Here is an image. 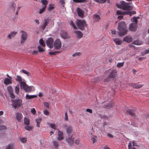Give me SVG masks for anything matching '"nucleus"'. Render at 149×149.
<instances>
[{
	"label": "nucleus",
	"mask_w": 149,
	"mask_h": 149,
	"mask_svg": "<svg viewBox=\"0 0 149 149\" xmlns=\"http://www.w3.org/2000/svg\"><path fill=\"white\" fill-rule=\"evenodd\" d=\"M118 29L119 31L118 35L120 36L126 35L127 32V25L125 22L122 21L119 22L118 25Z\"/></svg>",
	"instance_id": "nucleus-1"
},
{
	"label": "nucleus",
	"mask_w": 149,
	"mask_h": 149,
	"mask_svg": "<svg viewBox=\"0 0 149 149\" xmlns=\"http://www.w3.org/2000/svg\"><path fill=\"white\" fill-rule=\"evenodd\" d=\"M119 7L120 8L123 10L130 11L132 9V7L130 3H126L124 1L120 2Z\"/></svg>",
	"instance_id": "nucleus-2"
},
{
	"label": "nucleus",
	"mask_w": 149,
	"mask_h": 149,
	"mask_svg": "<svg viewBox=\"0 0 149 149\" xmlns=\"http://www.w3.org/2000/svg\"><path fill=\"white\" fill-rule=\"evenodd\" d=\"M12 106L15 109H18L23 105L22 100L20 99H15L12 100Z\"/></svg>",
	"instance_id": "nucleus-3"
},
{
	"label": "nucleus",
	"mask_w": 149,
	"mask_h": 149,
	"mask_svg": "<svg viewBox=\"0 0 149 149\" xmlns=\"http://www.w3.org/2000/svg\"><path fill=\"white\" fill-rule=\"evenodd\" d=\"M76 23L78 28L81 30H84L85 26L86 25L85 21L84 19H78Z\"/></svg>",
	"instance_id": "nucleus-4"
},
{
	"label": "nucleus",
	"mask_w": 149,
	"mask_h": 149,
	"mask_svg": "<svg viewBox=\"0 0 149 149\" xmlns=\"http://www.w3.org/2000/svg\"><path fill=\"white\" fill-rule=\"evenodd\" d=\"M136 13V12L135 11H133L132 12H126V11H122L121 10H117V14L118 15H130V16Z\"/></svg>",
	"instance_id": "nucleus-5"
},
{
	"label": "nucleus",
	"mask_w": 149,
	"mask_h": 149,
	"mask_svg": "<svg viewBox=\"0 0 149 149\" xmlns=\"http://www.w3.org/2000/svg\"><path fill=\"white\" fill-rule=\"evenodd\" d=\"M54 46L56 49H59L61 47V42L59 38H57L54 43Z\"/></svg>",
	"instance_id": "nucleus-6"
},
{
	"label": "nucleus",
	"mask_w": 149,
	"mask_h": 149,
	"mask_svg": "<svg viewBox=\"0 0 149 149\" xmlns=\"http://www.w3.org/2000/svg\"><path fill=\"white\" fill-rule=\"evenodd\" d=\"M22 84V85L21 86V87L26 91L27 92H30L31 91L32 89V86H28L26 84L25 82L23 83Z\"/></svg>",
	"instance_id": "nucleus-7"
},
{
	"label": "nucleus",
	"mask_w": 149,
	"mask_h": 149,
	"mask_svg": "<svg viewBox=\"0 0 149 149\" xmlns=\"http://www.w3.org/2000/svg\"><path fill=\"white\" fill-rule=\"evenodd\" d=\"M21 32L22 33L21 43V44H22L24 43L26 40L27 38V32L24 31H22Z\"/></svg>",
	"instance_id": "nucleus-8"
},
{
	"label": "nucleus",
	"mask_w": 149,
	"mask_h": 149,
	"mask_svg": "<svg viewBox=\"0 0 149 149\" xmlns=\"http://www.w3.org/2000/svg\"><path fill=\"white\" fill-rule=\"evenodd\" d=\"M53 39L51 37L49 38L46 40V44L50 48L52 49L53 48Z\"/></svg>",
	"instance_id": "nucleus-9"
},
{
	"label": "nucleus",
	"mask_w": 149,
	"mask_h": 149,
	"mask_svg": "<svg viewBox=\"0 0 149 149\" xmlns=\"http://www.w3.org/2000/svg\"><path fill=\"white\" fill-rule=\"evenodd\" d=\"M60 35L61 37L64 39L69 38L70 37L67 33V32L64 30H61L60 31Z\"/></svg>",
	"instance_id": "nucleus-10"
},
{
	"label": "nucleus",
	"mask_w": 149,
	"mask_h": 149,
	"mask_svg": "<svg viewBox=\"0 0 149 149\" xmlns=\"http://www.w3.org/2000/svg\"><path fill=\"white\" fill-rule=\"evenodd\" d=\"M64 127H66V132L68 134H70L71 133L73 130V127L71 125L67 126L65 125Z\"/></svg>",
	"instance_id": "nucleus-11"
},
{
	"label": "nucleus",
	"mask_w": 149,
	"mask_h": 149,
	"mask_svg": "<svg viewBox=\"0 0 149 149\" xmlns=\"http://www.w3.org/2000/svg\"><path fill=\"white\" fill-rule=\"evenodd\" d=\"M137 24L131 23L130 24L129 29L131 31H135L137 29Z\"/></svg>",
	"instance_id": "nucleus-12"
},
{
	"label": "nucleus",
	"mask_w": 149,
	"mask_h": 149,
	"mask_svg": "<svg viewBox=\"0 0 149 149\" xmlns=\"http://www.w3.org/2000/svg\"><path fill=\"white\" fill-rule=\"evenodd\" d=\"M15 80L16 81L19 82L21 86L22 85V83H25L24 81L25 80L24 79H23L22 77L19 75H17L15 79Z\"/></svg>",
	"instance_id": "nucleus-13"
},
{
	"label": "nucleus",
	"mask_w": 149,
	"mask_h": 149,
	"mask_svg": "<svg viewBox=\"0 0 149 149\" xmlns=\"http://www.w3.org/2000/svg\"><path fill=\"white\" fill-rule=\"evenodd\" d=\"M49 21L48 19H45L43 22V24L41 26V28L42 30H44L46 26H47Z\"/></svg>",
	"instance_id": "nucleus-14"
},
{
	"label": "nucleus",
	"mask_w": 149,
	"mask_h": 149,
	"mask_svg": "<svg viewBox=\"0 0 149 149\" xmlns=\"http://www.w3.org/2000/svg\"><path fill=\"white\" fill-rule=\"evenodd\" d=\"M74 138H72L71 136L66 139V141L70 145H72L74 143Z\"/></svg>",
	"instance_id": "nucleus-15"
},
{
	"label": "nucleus",
	"mask_w": 149,
	"mask_h": 149,
	"mask_svg": "<svg viewBox=\"0 0 149 149\" xmlns=\"http://www.w3.org/2000/svg\"><path fill=\"white\" fill-rule=\"evenodd\" d=\"M117 71L115 70H113L108 76V78H114L116 76Z\"/></svg>",
	"instance_id": "nucleus-16"
},
{
	"label": "nucleus",
	"mask_w": 149,
	"mask_h": 149,
	"mask_svg": "<svg viewBox=\"0 0 149 149\" xmlns=\"http://www.w3.org/2000/svg\"><path fill=\"white\" fill-rule=\"evenodd\" d=\"M130 86L132 87L135 89L140 88L143 86V84H130Z\"/></svg>",
	"instance_id": "nucleus-17"
},
{
	"label": "nucleus",
	"mask_w": 149,
	"mask_h": 149,
	"mask_svg": "<svg viewBox=\"0 0 149 149\" xmlns=\"http://www.w3.org/2000/svg\"><path fill=\"white\" fill-rule=\"evenodd\" d=\"M16 119L18 122L21 121V120L22 118V115L21 113L17 112L16 113Z\"/></svg>",
	"instance_id": "nucleus-18"
},
{
	"label": "nucleus",
	"mask_w": 149,
	"mask_h": 149,
	"mask_svg": "<svg viewBox=\"0 0 149 149\" xmlns=\"http://www.w3.org/2000/svg\"><path fill=\"white\" fill-rule=\"evenodd\" d=\"M58 137L57 138V139L58 141H61L64 139V138L63 136V132L59 130H58Z\"/></svg>",
	"instance_id": "nucleus-19"
},
{
	"label": "nucleus",
	"mask_w": 149,
	"mask_h": 149,
	"mask_svg": "<svg viewBox=\"0 0 149 149\" xmlns=\"http://www.w3.org/2000/svg\"><path fill=\"white\" fill-rule=\"evenodd\" d=\"M132 37L129 36H126L123 39V41H125L127 43L132 42Z\"/></svg>",
	"instance_id": "nucleus-20"
},
{
	"label": "nucleus",
	"mask_w": 149,
	"mask_h": 149,
	"mask_svg": "<svg viewBox=\"0 0 149 149\" xmlns=\"http://www.w3.org/2000/svg\"><path fill=\"white\" fill-rule=\"evenodd\" d=\"M105 61L108 64L109 63H111L112 62V58L110 55L107 56L105 58Z\"/></svg>",
	"instance_id": "nucleus-21"
},
{
	"label": "nucleus",
	"mask_w": 149,
	"mask_h": 149,
	"mask_svg": "<svg viewBox=\"0 0 149 149\" xmlns=\"http://www.w3.org/2000/svg\"><path fill=\"white\" fill-rule=\"evenodd\" d=\"M11 79L8 78H5L4 81V84L6 85L11 84L12 80Z\"/></svg>",
	"instance_id": "nucleus-22"
},
{
	"label": "nucleus",
	"mask_w": 149,
	"mask_h": 149,
	"mask_svg": "<svg viewBox=\"0 0 149 149\" xmlns=\"http://www.w3.org/2000/svg\"><path fill=\"white\" fill-rule=\"evenodd\" d=\"M113 41L117 45H120L122 43V40L118 38H115L113 39Z\"/></svg>",
	"instance_id": "nucleus-23"
},
{
	"label": "nucleus",
	"mask_w": 149,
	"mask_h": 149,
	"mask_svg": "<svg viewBox=\"0 0 149 149\" xmlns=\"http://www.w3.org/2000/svg\"><path fill=\"white\" fill-rule=\"evenodd\" d=\"M75 33L77 35V37L79 38H82L83 36V33L81 31H75Z\"/></svg>",
	"instance_id": "nucleus-24"
},
{
	"label": "nucleus",
	"mask_w": 149,
	"mask_h": 149,
	"mask_svg": "<svg viewBox=\"0 0 149 149\" xmlns=\"http://www.w3.org/2000/svg\"><path fill=\"white\" fill-rule=\"evenodd\" d=\"M127 113L130 116H135V112L133 110L129 109L127 111Z\"/></svg>",
	"instance_id": "nucleus-25"
},
{
	"label": "nucleus",
	"mask_w": 149,
	"mask_h": 149,
	"mask_svg": "<svg viewBox=\"0 0 149 149\" xmlns=\"http://www.w3.org/2000/svg\"><path fill=\"white\" fill-rule=\"evenodd\" d=\"M93 18L94 21L96 22H97L99 21L100 18L99 15L96 14H95L93 15Z\"/></svg>",
	"instance_id": "nucleus-26"
},
{
	"label": "nucleus",
	"mask_w": 149,
	"mask_h": 149,
	"mask_svg": "<svg viewBox=\"0 0 149 149\" xmlns=\"http://www.w3.org/2000/svg\"><path fill=\"white\" fill-rule=\"evenodd\" d=\"M139 18V17H132L131 18V21L132 22H134V23H132L133 24H137V22H138L137 19Z\"/></svg>",
	"instance_id": "nucleus-27"
},
{
	"label": "nucleus",
	"mask_w": 149,
	"mask_h": 149,
	"mask_svg": "<svg viewBox=\"0 0 149 149\" xmlns=\"http://www.w3.org/2000/svg\"><path fill=\"white\" fill-rule=\"evenodd\" d=\"M77 12L79 16L81 17H82L84 16L83 12L80 8H78Z\"/></svg>",
	"instance_id": "nucleus-28"
},
{
	"label": "nucleus",
	"mask_w": 149,
	"mask_h": 149,
	"mask_svg": "<svg viewBox=\"0 0 149 149\" xmlns=\"http://www.w3.org/2000/svg\"><path fill=\"white\" fill-rule=\"evenodd\" d=\"M36 95H29L27 94L26 95V98L27 100H29L36 98Z\"/></svg>",
	"instance_id": "nucleus-29"
},
{
	"label": "nucleus",
	"mask_w": 149,
	"mask_h": 149,
	"mask_svg": "<svg viewBox=\"0 0 149 149\" xmlns=\"http://www.w3.org/2000/svg\"><path fill=\"white\" fill-rule=\"evenodd\" d=\"M133 44L136 45H140L143 44V42L140 40H136L133 42Z\"/></svg>",
	"instance_id": "nucleus-30"
},
{
	"label": "nucleus",
	"mask_w": 149,
	"mask_h": 149,
	"mask_svg": "<svg viewBox=\"0 0 149 149\" xmlns=\"http://www.w3.org/2000/svg\"><path fill=\"white\" fill-rule=\"evenodd\" d=\"M36 122L37 123L36 126L38 127H40L39 124L42 121V118H39L36 119Z\"/></svg>",
	"instance_id": "nucleus-31"
},
{
	"label": "nucleus",
	"mask_w": 149,
	"mask_h": 149,
	"mask_svg": "<svg viewBox=\"0 0 149 149\" xmlns=\"http://www.w3.org/2000/svg\"><path fill=\"white\" fill-rule=\"evenodd\" d=\"M69 23L72 26L74 29H77V27L72 20H70L69 21Z\"/></svg>",
	"instance_id": "nucleus-32"
},
{
	"label": "nucleus",
	"mask_w": 149,
	"mask_h": 149,
	"mask_svg": "<svg viewBox=\"0 0 149 149\" xmlns=\"http://www.w3.org/2000/svg\"><path fill=\"white\" fill-rule=\"evenodd\" d=\"M39 44L42 47H45V44L44 42L42 39H40L39 41Z\"/></svg>",
	"instance_id": "nucleus-33"
},
{
	"label": "nucleus",
	"mask_w": 149,
	"mask_h": 149,
	"mask_svg": "<svg viewBox=\"0 0 149 149\" xmlns=\"http://www.w3.org/2000/svg\"><path fill=\"white\" fill-rule=\"evenodd\" d=\"M47 124L49 125L52 128L54 129H56L57 127V126L54 124L51 123H48Z\"/></svg>",
	"instance_id": "nucleus-34"
},
{
	"label": "nucleus",
	"mask_w": 149,
	"mask_h": 149,
	"mask_svg": "<svg viewBox=\"0 0 149 149\" xmlns=\"http://www.w3.org/2000/svg\"><path fill=\"white\" fill-rule=\"evenodd\" d=\"M37 48L38 49V52L40 53L44 52L45 51V49L42 48V47L40 46H38Z\"/></svg>",
	"instance_id": "nucleus-35"
},
{
	"label": "nucleus",
	"mask_w": 149,
	"mask_h": 149,
	"mask_svg": "<svg viewBox=\"0 0 149 149\" xmlns=\"http://www.w3.org/2000/svg\"><path fill=\"white\" fill-rule=\"evenodd\" d=\"M7 90L9 93H12L13 92V88L11 86H8L7 88Z\"/></svg>",
	"instance_id": "nucleus-36"
},
{
	"label": "nucleus",
	"mask_w": 149,
	"mask_h": 149,
	"mask_svg": "<svg viewBox=\"0 0 149 149\" xmlns=\"http://www.w3.org/2000/svg\"><path fill=\"white\" fill-rule=\"evenodd\" d=\"M73 1L76 3H81L85 2L86 0H73Z\"/></svg>",
	"instance_id": "nucleus-37"
},
{
	"label": "nucleus",
	"mask_w": 149,
	"mask_h": 149,
	"mask_svg": "<svg viewBox=\"0 0 149 149\" xmlns=\"http://www.w3.org/2000/svg\"><path fill=\"white\" fill-rule=\"evenodd\" d=\"M24 124L26 125H29V119L26 118H24Z\"/></svg>",
	"instance_id": "nucleus-38"
},
{
	"label": "nucleus",
	"mask_w": 149,
	"mask_h": 149,
	"mask_svg": "<svg viewBox=\"0 0 149 149\" xmlns=\"http://www.w3.org/2000/svg\"><path fill=\"white\" fill-rule=\"evenodd\" d=\"M96 136H92L91 137V140L93 141V143H94L96 142Z\"/></svg>",
	"instance_id": "nucleus-39"
},
{
	"label": "nucleus",
	"mask_w": 149,
	"mask_h": 149,
	"mask_svg": "<svg viewBox=\"0 0 149 149\" xmlns=\"http://www.w3.org/2000/svg\"><path fill=\"white\" fill-rule=\"evenodd\" d=\"M6 149H14V146L13 144H9L6 147Z\"/></svg>",
	"instance_id": "nucleus-40"
},
{
	"label": "nucleus",
	"mask_w": 149,
	"mask_h": 149,
	"mask_svg": "<svg viewBox=\"0 0 149 149\" xmlns=\"http://www.w3.org/2000/svg\"><path fill=\"white\" fill-rule=\"evenodd\" d=\"M42 3L44 5V6L47 7V5L48 4V1L46 0H42L41 1Z\"/></svg>",
	"instance_id": "nucleus-41"
},
{
	"label": "nucleus",
	"mask_w": 149,
	"mask_h": 149,
	"mask_svg": "<svg viewBox=\"0 0 149 149\" xmlns=\"http://www.w3.org/2000/svg\"><path fill=\"white\" fill-rule=\"evenodd\" d=\"M124 63V62H123L122 63H118L117 65V67L120 68L121 67H123Z\"/></svg>",
	"instance_id": "nucleus-42"
},
{
	"label": "nucleus",
	"mask_w": 149,
	"mask_h": 149,
	"mask_svg": "<svg viewBox=\"0 0 149 149\" xmlns=\"http://www.w3.org/2000/svg\"><path fill=\"white\" fill-rule=\"evenodd\" d=\"M46 8V6H43L42 9H40L39 13L40 14L42 13L45 11Z\"/></svg>",
	"instance_id": "nucleus-43"
},
{
	"label": "nucleus",
	"mask_w": 149,
	"mask_h": 149,
	"mask_svg": "<svg viewBox=\"0 0 149 149\" xmlns=\"http://www.w3.org/2000/svg\"><path fill=\"white\" fill-rule=\"evenodd\" d=\"M21 141L23 143H25L27 141V139L26 138H21L20 139Z\"/></svg>",
	"instance_id": "nucleus-44"
},
{
	"label": "nucleus",
	"mask_w": 149,
	"mask_h": 149,
	"mask_svg": "<svg viewBox=\"0 0 149 149\" xmlns=\"http://www.w3.org/2000/svg\"><path fill=\"white\" fill-rule=\"evenodd\" d=\"M95 1L99 3H104L106 2L107 0H95Z\"/></svg>",
	"instance_id": "nucleus-45"
},
{
	"label": "nucleus",
	"mask_w": 149,
	"mask_h": 149,
	"mask_svg": "<svg viewBox=\"0 0 149 149\" xmlns=\"http://www.w3.org/2000/svg\"><path fill=\"white\" fill-rule=\"evenodd\" d=\"M21 71L23 73L26 74L28 76H29L30 74V73L28 72H27L26 70H22Z\"/></svg>",
	"instance_id": "nucleus-46"
},
{
	"label": "nucleus",
	"mask_w": 149,
	"mask_h": 149,
	"mask_svg": "<svg viewBox=\"0 0 149 149\" xmlns=\"http://www.w3.org/2000/svg\"><path fill=\"white\" fill-rule=\"evenodd\" d=\"M60 53L59 52H50L49 53V54L51 55H55L56 53Z\"/></svg>",
	"instance_id": "nucleus-47"
},
{
	"label": "nucleus",
	"mask_w": 149,
	"mask_h": 149,
	"mask_svg": "<svg viewBox=\"0 0 149 149\" xmlns=\"http://www.w3.org/2000/svg\"><path fill=\"white\" fill-rule=\"evenodd\" d=\"M54 8V7L53 6V5L52 4H50L49 5V7L48 8V10L51 11V10L53 9Z\"/></svg>",
	"instance_id": "nucleus-48"
},
{
	"label": "nucleus",
	"mask_w": 149,
	"mask_h": 149,
	"mask_svg": "<svg viewBox=\"0 0 149 149\" xmlns=\"http://www.w3.org/2000/svg\"><path fill=\"white\" fill-rule=\"evenodd\" d=\"M25 129L28 130H31L32 129V127L29 126H27L25 127Z\"/></svg>",
	"instance_id": "nucleus-49"
},
{
	"label": "nucleus",
	"mask_w": 149,
	"mask_h": 149,
	"mask_svg": "<svg viewBox=\"0 0 149 149\" xmlns=\"http://www.w3.org/2000/svg\"><path fill=\"white\" fill-rule=\"evenodd\" d=\"M15 92L16 94H18L19 92V88L17 86L15 87Z\"/></svg>",
	"instance_id": "nucleus-50"
},
{
	"label": "nucleus",
	"mask_w": 149,
	"mask_h": 149,
	"mask_svg": "<svg viewBox=\"0 0 149 149\" xmlns=\"http://www.w3.org/2000/svg\"><path fill=\"white\" fill-rule=\"evenodd\" d=\"M6 129V127L4 125L0 126V130H3Z\"/></svg>",
	"instance_id": "nucleus-51"
},
{
	"label": "nucleus",
	"mask_w": 149,
	"mask_h": 149,
	"mask_svg": "<svg viewBox=\"0 0 149 149\" xmlns=\"http://www.w3.org/2000/svg\"><path fill=\"white\" fill-rule=\"evenodd\" d=\"M17 33V32H13L11 33L10 34L11 35V36L12 37H14L16 34Z\"/></svg>",
	"instance_id": "nucleus-52"
},
{
	"label": "nucleus",
	"mask_w": 149,
	"mask_h": 149,
	"mask_svg": "<svg viewBox=\"0 0 149 149\" xmlns=\"http://www.w3.org/2000/svg\"><path fill=\"white\" fill-rule=\"evenodd\" d=\"M12 6L13 8V11H15V9L16 4L15 3L13 2L12 3Z\"/></svg>",
	"instance_id": "nucleus-53"
},
{
	"label": "nucleus",
	"mask_w": 149,
	"mask_h": 149,
	"mask_svg": "<svg viewBox=\"0 0 149 149\" xmlns=\"http://www.w3.org/2000/svg\"><path fill=\"white\" fill-rule=\"evenodd\" d=\"M143 52L145 54H147L149 53V48L143 50Z\"/></svg>",
	"instance_id": "nucleus-54"
},
{
	"label": "nucleus",
	"mask_w": 149,
	"mask_h": 149,
	"mask_svg": "<svg viewBox=\"0 0 149 149\" xmlns=\"http://www.w3.org/2000/svg\"><path fill=\"white\" fill-rule=\"evenodd\" d=\"M81 54V53L80 52H76L72 55L73 57H74L76 56H79Z\"/></svg>",
	"instance_id": "nucleus-55"
},
{
	"label": "nucleus",
	"mask_w": 149,
	"mask_h": 149,
	"mask_svg": "<svg viewBox=\"0 0 149 149\" xmlns=\"http://www.w3.org/2000/svg\"><path fill=\"white\" fill-rule=\"evenodd\" d=\"M64 119L65 120V121H68V114L66 112L65 113V118Z\"/></svg>",
	"instance_id": "nucleus-56"
},
{
	"label": "nucleus",
	"mask_w": 149,
	"mask_h": 149,
	"mask_svg": "<svg viewBox=\"0 0 149 149\" xmlns=\"http://www.w3.org/2000/svg\"><path fill=\"white\" fill-rule=\"evenodd\" d=\"M53 144L54 146L56 147H57L58 146V143L56 141H53Z\"/></svg>",
	"instance_id": "nucleus-57"
},
{
	"label": "nucleus",
	"mask_w": 149,
	"mask_h": 149,
	"mask_svg": "<svg viewBox=\"0 0 149 149\" xmlns=\"http://www.w3.org/2000/svg\"><path fill=\"white\" fill-rule=\"evenodd\" d=\"M31 112L34 115L36 112V111L35 108H33L31 109Z\"/></svg>",
	"instance_id": "nucleus-58"
},
{
	"label": "nucleus",
	"mask_w": 149,
	"mask_h": 149,
	"mask_svg": "<svg viewBox=\"0 0 149 149\" xmlns=\"http://www.w3.org/2000/svg\"><path fill=\"white\" fill-rule=\"evenodd\" d=\"M10 97L12 98H15V95H14L13 92H12V93H9Z\"/></svg>",
	"instance_id": "nucleus-59"
},
{
	"label": "nucleus",
	"mask_w": 149,
	"mask_h": 149,
	"mask_svg": "<svg viewBox=\"0 0 149 149\" xmlns=\"http://www.w3.org/2000/svg\"><path fill=\"white\" fill-rule=\"evenodd\" d=\"M86 111L88 112H89L90 113H93L92 110L91 109H87L86 110Z\"/></svg>",
	"instance_id": "nucleus-60"
},
{
	"label": "nucleus",
	"mask_w": 149,
	"mask_h": 149,
	"mask_svg": "<svg viewBox=\"0 0 149 149\" xmlns=\"http://www.w3.org/2000/svg\"><path fill=\"white\" fill-rule=\"evenodd\" d=\"M44 114L48 116L49 114V112L47 110H46L44 111Z\"/></svg>",
	"instance_id": "nucleus-61"
},
{
	"label": "nucleus",
	"mask_w": 149,
	"mask_h": 149,
	"mask_svg": "<svg viewBox=\"0 0 149 149\" xmlns=\"http://www.w3.org/2000/svg\"><path fill=\"white\" fill-rule=\"evenodd\" d=\"M38 53V51H33L32 53L33 55H36Z\"/></svg>",
	"instance_id": "nucleus-62"
},
{
	"label": "nucleus",
	"mask_w": 149,
	"mask_h": 149,
	"mask_svg": "<svg viewBox=\"0 0 149 149\" xmlns=\"http://www.w3.org/2000/svg\"><path fill=\"white\" fill-rule=\"evenodd\" d=\"M44 104L47 108H48L49 107V104L48 103L45 102L44 103Z\"/></svg>",
	"instance_id": "nucleus-63"
},
{
	"label": "nucleus",
	"mask_w": 149,
	"mask_h": 149,
	"mask_svg": "<svg viewBox=\"0 0 149 149\" xmlns=\"http://www.w3.org/2000/svg\"><path fill=\"white\" fill-rule=\"evenodd\" d=\"M132 145L131 143L130 142L129 143L128 145V149H131Z\"/></svg>",
	"instance_id": "nucleus-64"
}]
</instances>
